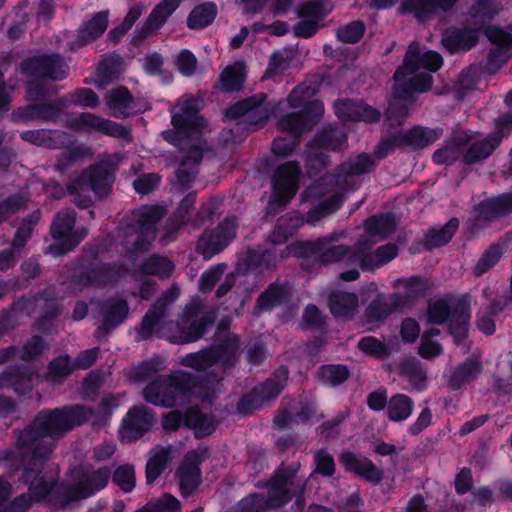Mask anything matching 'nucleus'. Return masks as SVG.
<instances>
[{
    "mask_svg": "<svg viewBox=\"0 0 512 512\" xmlns=\"http://www.w3.org/2000/svg\"><path fill=\"white\" fill-rule=\"evenodd\" d=\"M116 272L111 267L93 266L85 269L73 282L76 291L84 288H101L112 282Z\"/></svg>",
    "mask_w": 512,
    "mask_h": 512,
    "instance_id": "33",
    "label": "nucleus"
},
{
    "mask_svg": "<svg viewBox=\"0 0 512 512\" xmlns=\"http://www.w3.org/2000/svg\"><path fill=\"white\" fill-rule=\"evenodd\" d=\"M303 223L304 220L295 213L281 217L270 236L271 241L274 244L285 242Z\"/></svg>",
    "mask_w": 512,
    "mask_h": 512,
    "instance_id": "47",
    "label": "nucleus"
},
{
    "mask_svg": "<svg viewBox=\"0 0 512 512\" xmlns=\"http://www.w3.org/2000/svg\"><path fill=\"white\" fill-rule=\"evenodd\" d=\"M181 0H163L159 2L150 12L142 28L143 36L157 31L167 21V19L178 8Z\"/></svg>",
    "mask_w": 512,
    "mask_h": 512,
    "instance_id": "36",
    "label": "nucleus"
},
{
    "mask_svg": "<svg viewBox=\"0 0 512 512\" xmlns=\"http://www.w3.org/2000/svg\"><path fill=\"white\" fill-rule=\"evenodd\" d=\"M128 312L127 304L122 299L113 300L103 307V329L106 331L121 323Z\"/></svg>",
    "mask_w": 512,
    "mask_h": 512,
    "instance_id": "53",
    "label": "nucleus"
},
{
    "mask_svg": "<svg viewBox=\"0 0 512 512\" xmlns=\"http://www.w3.org/2000/svg\"><path fill=\"white\" fill-rule=\"evenodd\" d=\"M512 211V194L484 201L479 206V217L491 220Z\"/></svg>",
    "mask_w": 512,
    "mask_h": 512,
    "instance_id": "44",
    "label": "nucleus"
},
{
    "mask_svg": "<svg viewBox=\"0 0 512 512\" xmlns=\"http://www.w3.org/2000/svg\"><path fill=\"white\" fill-rule=\"evenodd\" d=\"M287 379L288 370L284 367L279 368L276 370L273 377L241 398L237 406L238 411L243 414L251 413L253 410L262 406L264 402L277 397Z\"/></svg>",
    "mask_w": 512,
    "mask_h": 512,
    "instance_id": "18",
    "label": "nucleus"
},
{
    "mask_svg": "<svg viewBox=\"0 0 512 512\" xmlns=\"http://www.w3.org/2000/svg\"><path fill=\"white\" fill-rule=\"evenodd\" d=\"M112 481L125 493L135 487V470L130 464L121 465L115 469Z\"/></svg>",
    "mask_w": 512,
    "mask_h": 512,
    "instance_id": "59",
    "label": "nucleus"
},
{
    "mask_svg": "<svg viewBox=\"0 0 512 512\" xmlns=\"http://www.w3.org/2000/svg\"><path fill=\"white\" fill-rule=\"evenodd\" d=\"M154 416L144 406L130 409L123 419L120 435L122 441L133 442L148 432L153 424Z\"/></svg>",
    "mask_w": 512,
    "mask_h": 512,
    "instance_id": "26",
    "label": "nucleus"
},
{
    "mask_svg": "<svg viewBox=\"0 0 512 512\" xmlns=\"http://www.w3.org/2000/svg\"><path fill=\"white\" fill-rule=\"evenodd\" d=\"M66 125L76 131H95L116 138L129 136V130L122 125L89 112L70 117Z\"/></svg>",
    "mask_w": 512,
    "mask_h": 512,
    "instance_id": "24",
    "label": "nucleus"
},
{
    "mask_svg": "<svg viewBox=\"0 0 512 512\" xmlns=\"http://www.w3.org/2000/svg\"><path fill=\"white\" fill-rule=\"evenodd\" d=\"M333 5L328 0H312L303 3L298 9V15L304 18L294 26L297 37L309 38L319 29V22L329 14Z\"/></svg>",
    "mask_w": 512,
    "mask_h": 512,
    "instance_id": "23",
    "label": "nucleus"
},
{
    "mask_svg": "<svg viewBox=\"0 0 512 512\" xmlns=\"http://www.w3.org/2000/svg\"><path fill=\"white\" fill-rule=\"evenodd\" d=\"M331 313L336 317H350L358 307V298L353 293L333 292L329 297Z\"/></svg>",
    "mask_w": 512,
    "mask_h": 512,
    "instance_id": "41",
    "label": "nucleus"
},
{
    "mask_svg": "<svg viewBox=\"0 0 512 512\" xmlns=\"http://www.w3.org/2000/svg\"><path fill=\"white\" fill-rule=\"evenodd\" d=\"M443 64L441 55L435 51L422 52L418 43H411L403 65L395 72L394 100L387 110L388 120L401 124L408 113V107L401 102L410 100L414 92L430 90L432 76L428 72L438 71Z\"/></svg>",
    "mask_w": 512,
    "mask_h": 512,
    "instance_id": "2",
    "label": "nucleus"
},
{
    "mask_svg": "<svg viewBox=\"0 0 512 512\" xmlns=\"http://www.w3.org/2000/svg\"><path fill=\"white\" fill-rule=\"evenodd\" d=\"M216 337L220 341L217 346L184 356L180 361L181 365L198 371L206 370L214 364L224 370L233 367L240 355L238 336L219 329Z\"/></svg>",
    "mask_w": 512,
    "mask_h": 512,
    "instance_id": "8",
    "label": "nucleus"
},
{
    "mask_svg": "<svg viewBox=\"0 0 512 512\" xmlns=\"http://www.w3.org/2000/svg\"><path fill=\"white\" fill-rule=\"evenodd\" d=\"M182 423L194 429L197 437L211 434L216 426L213 418L201 414L197 409H189L184 418L178 410L170 411L162 417V427L165 431H176Z\"/></svg>",
    "mask_w": 512,
    "mask_h": 512,
    "instance_id": "21",
    "label": "nucleus"
},
{
    "mask_svg": "<svg viewBox=\"0 0 512 512\" xmlns=\"http://www.w3.org/2000/svg\"><path fill=\"white\" fill-rule=\"evenodd\" d=\"M178 295V288L172 286L146 313L138 330L141 339H147L152 336L155 326L165 314L166 305L173 302L178 297Z\"/></svg>",
    "mask_w": 512,
    "mask_h": 512,
    "instance_id": "30",
    "label": "nucleus"
},
{
    "mask_svg": "<svg viewBox=\"0 0 512 512\" xmlns=\"http://www.w3.org/2000/svg\"><path fill=\"white\" fill-rule=\"evenodd\" d=\"M199 316V306H187L179 322L175 325L169 324L168 332L162 334V336L176 344L197 341L205 333L208 324H211L213 321L211 318Z\"/></svg>",
    "mask_w": 512,
    "mask_h": 512,
    "instance_id": "14",
    "label": "nucleus"
},
{
    "mask_svg": "<svg viewBox=\"0 0 512 512\" xmlns=\"http://www.w3.org/2000/svg\"><path fill=\"white\" fill-rule=\"evenodd\" d=\"M165 362L159 358H152L150 361L143 362L130 372V379L134 381H144L156 372L162 370Z\"/></svg>",
    "mask_w": 512,
    "mask_h": 512,
    "instance_id": "61",
    "label": "nucleus"
},
{
    "mask_svg": "<svg viewBox=\"0 0 512 512\" xmlns=\"http://www.w3.org/2000/svg\"><path fill=\"white\" fill-rule=\"evenodd\" d=\"M374 166V162L370 156L362 154L354 158L352 161L341 165L340 173L336 176H328L325 181L332 182L335 178L337 186H344L348 183V178L353 175H360L370 171Z\"/></svg>",
    "mask_w": 512,
    "mask_h": 512,
    "instance_id": "38",
    "label": "nucleus"
},
{
    "mask_svg": "<svg viewBox=\"0 0 512 512\" xmlns=\"http://www.w3.org/2000/svg\"><path fill=\"white\" fill-rule=\"evenodd\" d=\"M348 370L343 365H325L318 371L319 379L331 386L343 383L348 378Z\"/></svg>",
    "mask_w": 512,
    "mask_h": 512,
    "instance_id": "58",
    "label": "nucleus"
},
{
    "mask_svg": "<svg viewBox=\"0 0 512 512\" xmlns=\"http://www.w3.org/2000/svg\"><path fill=\"white\" fill-rule=\"evenodd\" d=\"M202 153L197 147H192L189 155L180 165L177 171V178L183 187H188L196 175L195 166L200 162Z\"/></svg>",
    "mask_w": 512,
    "mask_h": 512,
    "instance_id": "52",
    "label": "nucleus"
},
{
    "mask_svg": "<svg viewBox=\"0 0 512 512\" xmlns=\"http://www.w3.org/2000/svg\"><path fill=\"white\" fill-rule=\"evenodd\" d=\"M75 213L71 210L60 211L52 225L51 234L59 241L58 245H51L49 250L54 254H64L77 246L87 235L85 229L74 230Z\"/></svg>",
    "mask_w": 512,
    "mask_h": 512,
    "instance_id": "16",
    "label": "nucleus"
},
{
    "mask_svg": "<svg viewBox=\"0 0 512 512\" xmlns=\"http://www.w3.org/2000/svg\"><path fill=\"white\" fill-rule=\"evenodd\" d=\"M173 459L172 446H156L149 452L146 464V479L148 483L155 481Z\"/></svg>",
    "mask_w": 512,
    "mask_h": 512,
    "instance_id": "37",
    "label": "nucleus"
},
{
    "mask_svg": "<svg viewBox=\"0 0 512 512\" xmlns=\"http://www.w3.org/2000/svg\"><path fill=\"white\" fill-rule=\"evenodd\" d=\"M441 136V131L431 128L414 127L409 132L399 135L395 138V145L413 146L423 148L437 141Z\"/></svg>",
    "mask_w": 512,
    "mask_h": 512,
    "instance_id": "39",
    "label": "nucleus"
},
{
    "mask_svg": "<svg viewBox=\"0 0 512 512\" xmlns=\"http://www.w3.org/2000/svg\"><path fill=\"white\" fill-rule=\"evenodd\" d=\"M64 137L65 134L62 132L47 130L25 131L21 134L24 141L47 148L59 147Z\"/></svg>",
    "mask_w": 512,
    "mask_h": 512,
    "instance_id": "49",
    "label": "nucleus"
},
{
    "mask_svg": "<svg viewBox=\"0 0 512 512\" xmlns=\"http://www.w3.org/2000/svg\"><path fill=\"white\" fill-rule=\"evenodd\" d=\"M217 15V6L208 2L196 6L187 18V26L190 29H203L210 25Z\"/></svg>",
    "mask_w": 512,
    "mask_h": 512,
    "instance_id": "45",
    "label": "nucleus"
},
{
    "mask_svg": "<svg viewBox=\"0 0 512 512\" xmlns=\"http://www.w3.org/2000/svg\"><path fill=\"white\" fill-rule=\"evenodd\" d=\"M344 201L341 193L336 192L330 198L323 201L318 207L312 209L307 215L308 222H315L321 217L329 215L338 210Z\"/></svg>",
    "mask_w": 512,
    "mask_h": 512,
    "instance_id": "56",
    "label": "nucleus"
},
{
    "mask_svg": "<svg viewBox=\"0 0 512 512\" xmlns=\"http://www.w3.org/2000/svg\"><path fill=\"white\" fill-rule=\"evenodd\" d=\"M470 137L467 133L456 134L447 145L437 150L433 155V160L437 164H449L459 158L463 147L469 142Z\"/></svg>",
    "mask_w": 512,
    "mask_h": 512,
    "instance_id": "42",
    "label": "nucleus"
},
{
    "mask_svg": "<svg viewBox=\"0 0 512 512\" xmlns=\"http://www.w3.org/2000/svg\"><path fill=\"white\" fill-rule=\"evenodd\" d=\"M60 106L55 104L29 105L23 110H18L15 116L20 120L54 119L60 112Z\"/></svg>",
    "mask_w": 512,
    "mask_h": 512,
    "instance_id": "51",
    "label": "nucleus"
},
{
    "mask_svg": "<svg viewBox=\"0 0 512 512\" xmlns=\"http://www.w3.org/2000/svg\"><path fill=\"white\" fill-rule=\"evenodd\" d=\"M206 453L205 449L189 451L177 469L176 475L183 496L190 495L200 484L201 471L199 465Z\"/></svg>",
    "mask_w": 512,
    "mask_h": 512,
    "instance_id": "25",
    "label": "nucleus"
},
{
    "mask_svg": "<svg viewBox=\"0 0 512 512\" xmlns=\"http://www.w3.org/2000/svg\"><path fill=\"white\" fill-rule=\"evenodd\" d=\"M10 494V483L0 478V512H26L31 507L32 499L29 491L28 494H22L8 503Z\"/></svg>",
    "mask_w": 512,
    "mask_h": 512,
    "instance_id": "43",
    "label": "nucleus"
},
{
    "mask_svg": "<svg viewBox=\"0 0 512 512\" xmlns=\"http://www.w3.org/2000/svg\"><path fill=\"white\" fill-rule=\"evenodd\" d=\"M485 35L495 46L489 54L487 63L488 70L495 72L512 58V35L497 27H488Z\"/></svg>",
    "mask_w": 512,
    "mask_h": 512,
    "instance_id": "27",
    "label": "nucleus"
},
{
    "mask_svg": "<svg viewBox=\"0 0 512 512\" xmlns=\"http://www.w3.org/2000/svg\"><path fill=\"white\" fill-rule=\"evenodd\" d=\"M335 113L342 120L375 122L379 119V112L362 102L342 100L335 104Z\"/></svg>",
    "mask_w": 512,
    "mask_h": 512,
    "instance_id": "31",
    "label": "nucleus"
},
{
    "mask_svg": "<svg viewBox=\"0 0 512 512\" xmlns=\"http://www.w3.org/2000/svg\"><path fill=\"white\" fill-rule=\"evenodd\" d=\"M394 286L403 288V295L397 296V298L402 297L404 300L402 303L397 302V307L406 304L411 299L423 296L429 288L428 283L419 277L398 279Z\"/></svg>",
    "mask_w": 512,
    "mask_h": 512,
    "instance_id": "48",
    "label": "nucleus"
},
{
    "mask_svg": "<svg viewBox=\"0 0 512 512\" xmlns=\"http://www.w3.org/2000/svg\"><path fill=\"white\" fill-rule=\"evenodd\" d=\"M335 236L318 238L316 241H306L291 244L286 247V255L296 257L312 256L318 257L323 264L343 262L345 264L359 263V242L355 248L344 245H334Z\"/></svg>",
    "mask_w": 512,
    "mask_h": 512,
    "instance_id": "10",
    "label": "nucleus"
},
{
    "mask_svg": "<svg viewBox=\"0 0 512 512\" xmlns=\"http://www.w3.org/2000/svg\"><path fill=\"white\" fill-rule=\"evenodd\" d=\"M201 100L183 96L172 110L173 131L164 132L165 140L180 146L184 141L198 139L206 128L205 120L198 115Z\"/></svg>",
    "mask_w": 512,
    "mask_h": 512,
    "instance_id": "9",
    "label": "nucleus"
},
{
    "mask_svg": "<svg viewBox=\"0 0 512 512\" xmlns=\"http://www.w3.org/2000/svg\"><path fill=\"white\" fill-rule=\"evenodd\" d=\"M108 26V12H99L78 30L76 39L70 43V50H76L101 36Z\"/></svg>",
    "mask_w": 512,
    "mask_h": 512,
    "instance_id": "34",
    "label": "nucleus"
},
{
    "mask_svg": "<svg viewBox=\"0 0 512 512\" xmlns=\"http://www.w3.org/2000/svg\"><path fill=\"white\" fill-rule=\"evenodd\" d=\"M285 292V288L281 285H270L269 288L259 296L255 310L262 312L280 304L285 296Z\"/></svg>",
    "mask_w": 512,
    "mask_h": 512,
    "instance_id": "55",
    "label": "nucleus"
},
{
    "mask_svg": "<svg viewBox=\"0 0 512 512\" xmlns=\"http://www.w3.org/2000/svg\"><path fill=\"white\" fill-rule=\"evenodd\" d=\"M473 12H475L474 9ZM472 15H474V13H472ZM472 17L475 20V23L479 24V26L469 29L450 28L444 33L442 43L447 50L452 53L466 51L476 44L478 40V30L486 20L475 18L474 16Z\"/></svg>",
    "mask_w": 512,
    "mask_h": 512,
    "instance_id": "28",
    "label": "nucleus"
},
{
    "mask_svg": "<svg viewBox=\"0 0 512 512\" xmlns=\"http://www.w3.org/2000/svg\"><path fill=\"white\" fill-rule=\"evenodd\" d=\"M365 236L359 241V265L363 269L373 270L394 259L397 255V246L386 244L379 247L374 253L365 254V251L377 241L389 236L396 228V222L391 215L372 216L366 220Z\"/></svg>",
    "mask_w": 512,
    "mask_h": 512,
    "instance_id": "6",
    "label": "nucleus"
},
{
    "mask_svg": "<svg viewBox=\"0 0 512 512\" xmlns=\"http://www.w3.org/2000/svg\"><path fill=\"white\" fill-rule=\"evenodd\" d=\"M301 170L296 162L290 161L279 166L273 176V202L285 205L296 194Z\"/></svg>",
    "mask_w": 512,
    "mask_h": 512,
    "instance_id": "22",
    "label": "nucleus"
},
{
    "mask_svg": "<svg viewBox=\"0 0 512 512\" xmlns=\"http://www.w3.org/2000/svg\"><path fill=\"white\" fill-rule=\"evenodd\" d=\"M457 0H403L400 11L412 14L419 21H426L438 11L450 9Z\"/></svg>",
    "mask_w": 512,
    "mask_h": 512,
    "instance_id": "29",
    "label": "nucleus"
},
{
    "mask_svg": "<svg viewBox=\"0 0 512 512\" xmlns=\"http://www.w3.org/2000/svg\"><path fill=\"white\" fill-rule=\"evenodd\" d=\"M264 94L254 95L231 106L226 116L230 119L242 118L249 130H257L264 126L269 116L275 111V106L266 102Z\"/></svg>",
    "mask_w": 512,
    "mask_h": 512,
    "instance_id": "15",
    "label": "nucleus"
},
{
    "mask_svg": "<svg viewBox=\"0 0 512 512\" xmlns=\"http://www.w3.org/2000/svg\"><path fill=\"white\" fill-rule=\"evenodd\" d=\"M113 173L106 163H100L83 173L67 187L68 194L85 193L92 190L98 196L107 195L112 183Z\"/></svg>",
    "mask_w": 512,
    "mask_h": 512,
    "instance_id": "20",
    "label": "nucleus"
},
{
    "mask_svg": "<svg viewBox=\"0 0 512 512\" xmlns=\"http://www.w3.org/2000/svg\"><path fill=\"white\" fill-rule=\"evenodd\" d=\"M365 236L359 241V265L363 269L373 270L394 259L397 255V246L386 244L379 247L374 253L365 254V251L377 241L389 236L396 228V222L391 215L372 216L366 220Z\"/></svg>",
    "mask_w": 512,
    "mask_h": 512,
    "instance_id": "7",
    "label": "nucleus"
},
{
    "mask_svg": "<svg viewBox=\"0 0 512 512\" xmlns=\"http://www.w3.org/2000/svg\"><path fill=\"white\" fill-rule=\"evenodd\" d=\"M173 270L171 261L164 257H150L141 267V274L168 277Z\"/></svg>",
    "mask_w": 512,
    "mask_h": 512,
    "instance_id": "57",
    "label": "nucleus"
},
{
    "mask_svg": "<svg viewBox=\"0 0 512 512\" xmlns=\"http://www.w3.org/2000/svg\"><path fill=\"white\" fill-rule=\"evenodd\" d=\"M23 73L30 78L28 97L37 98L41 94L38 82L44 79L60 80L67 75V65L58 56H37L22 63Z\"/></svg>",
    "mask_w": 512,
    "mask_h": 512,
    "instance_id": "13",
    "label": "nucleus"
},
{
    "mask_svg": "<svg viewBox=\"0 0 512 512\" xmlns=\"http://www.w3.org/2000/svg\"><path fill=\"white\" fill-rule=\"evenodd\" d=\"M458 228V220H450L440 229H432L426 236V245L429 248L439 247L448 243Z\"/></svg>",
    "mask_w": 512,
    "mask_h": 512,
    "instance_id": "54",
    "label": "nucleus"
},
{
    "mask_svg": "<svg viewBox=\"0 0 512 512\" xmlns=\"http://www.w3.org/2000/svg\"><path fill=\"white\" fill-rule=\"evenodd\" d=\"M93 415L91 409L79 405L42 411L19 434L14 448L0 459V465L11 475L21 470L19 480L29 484L32 504L42 502L51 509H62L107 486L111 476L108 467L73 468L69 473L71 483L58 484L59 469L48 463L55 442L75 426L92 420Z\"/></svg>",
    "mask_w": 512,
    "mask_h": 512,
    "instance_id": "1",
    "label": "nucleus"
},
{
    "mask_svg": "<svg viewBox=\"0 0 512 512\" xmlns=\"http://www.w3.org/2000/svg\"><path fill=\"white\" fill-rule=\"evenodd\" d=\"M122 59L118 55H107L99 63L96 71L97 82L103 87L115 79L122 71Z\"/></svg>",
    "mask_w": 512,
    "mask_h": 512,
    "instance_id": "46",
    "label": "nucleus"
},
{
    "mask_svg": "<svg viewBox=\"0 0 512 512\" xmlns=\"http://www.w3.org/2000/svg\"><path fill=\"white\" fill-rule=\"evenodd\" d=\"M237 223L235 218L227 217L215 229L205 231L198 240L196 250L205 259L221 252L236 236Z\"/></svg>",
    "mask_w": 512,
    "mask_h": 512,
    "instance_id": "19",
    "label": "nucleus"
},
{
    "mask_svg": "<svg viewBox=\"0 0 512 512\" xmlns=\"http://www.w3.org/2000/svg\"><path fill=\"white\" fill-rule=\"evenodd\" d=\"M147 509L150 512H181L180 501L171 494H164L155 501L147 503Z\"/></svg>",
    "mask_w": 512,
    "mask_h": 512,
    "instance_id": "63",
    "label": "nucleus"
},
{
    "mask_svg": "<svg viewBox=\"0 0 512 512\" xmlns=\"http://www.w3.org/2000/svg\"><path fill=\"white\" fill-rule=\"evenodd\" d=\"M165 211L160 206H144L131 213L130 218L118 231L120 244L129 256L146 251L156 237L155 224Z\"/></svg>",
    "mask_w": 512,
    "mask_h": 512,
    "instance_id": "5",
    "label": "nucleus"
},
{
    "mask_svg": "<svg viewBox=\"0 0 512 512\" xmlns=\"http://www.w3.org/2000/svg\"><path fill=\"white\" fill-rule=\"evenodd\" d=\"M318 91L316 82L304 81L296 86L287 97L290 108H300L298 113H290L278 120L277 126L281 131L293 133L310 131L324 113L322 102L312 100Z\"/></svg>",
    "mask_w": 512,
    "mask_h": 512,
    "instance_id": "3",
    "label": "nucleus"
},
{
    "mask_svg": "<svg viewBox=\"0 0 512 512\" xmlns=\"http://www.w3.org/2000/svg\"><path fill=\"white\" fill-rule=\"evenodd\" d=\"M340 462L348 471L369 482L378 483L382 479V470L366 458H359L351 452H344L340 456Z\"/></svg>",
    "mask_w": 512,
    "mask_h": 512,
    "instance_id": "32",
    "label": "nucleus"
},
{
    "mask_svg": "<svg viewBox=\"0 0 512 512\" xmlns=\"http://www.w3.org/2000/svg\"><path fill=\"white\" fill-rule=\"evenodd\" d=\"M73 370L70 358L65 355L53 360L47 373L48 380L56 382L69 375Z\"/></svg>",
    "mask_w": 512,
    "mask_h": 512,
    "instance_id": "64",
    "label": "nucleus"
},
{
    "mask_svg": "<svg viewBox=\"0 0 512 512\" xmlns=\"http://www.w3.org/2000/svg\"><path fill=\"white\" fill-rule=\"evenodd\" d=\"M109 113L115 118H126L132 114L133 96L123 86L109 91L105 96Z\"/></svg>",
    "mask_w": 512,
    "mask_h": 512,
    "instance_id": "35",
    "label": "nucleus"
},
{
    "mask_svg": "<svg viewBox=\"0 0 512 512\" xmlns=\"http://www.w3.org/2000/svg\"><path fill=\"white\" fill-rule=\"evenodd\" d=\"M302 489L303 481L297 476V470L281 466L267 484V498L250 495L238 503L236 512H263L266 508L280 507Z\"/></svg>",
    "mask_w": 512,
    "mask_h": 512,
    "instance_id": "4",
    "label": "nucleus"
},
{
    "mask_svg": "<svg viewBox=\"0 0 512 512\" xmlns=\"http://www.w3.org/2000/svg\"><path fill=\"white\" fill-rule=\"evenodd\" d=\"M512 132V116L504 115L499 117L495 123V132L491 137L482 140H473V136L470 137V144L463 156V160L466 164H473L477 161L487 158L492 154L495 148L499 145L501 140L508 137Z\"/></svg>",
    "mask_w": 512,
    "mask_h": 512,
    "instance_id": "17",
    "label": "nucleus"
},
{
    "mask_svg": "<svg viewBox=\"0 0 512 512\" xmlns=\"http://www.w3.org/2000/svg\"><path fill=\"white\" fill-rule=\"evenodd\" d=\"M358 347L363 353L376 359H384L390 353L389 348L375 337L362 338L358 343Z\"/></svg>",
    "mask_w": 512,
    "mask_h": 512,
    "instance_id": "62",
    "label": "nucleus"
},
{
    "mask_svg": "<svg viewBox=\"0 0 512 512\" xmlns=\"http://www.w3.org/2000/svg\"><path fill=\"white\" fill-rule=\"evenodd\" d=\"M413 409V400L405 394L398 393L390 397L386 415L392 422H403L412 415Z\"/></svg>",
    "mask_w": 512,
    "mask_h": 512,
    "instance_id": "40",
    "label": "nucleus"
},
{
    "mask_svg": "<svg viewBox=\"0 0 512 512\" xmlns=\"http://www.w3.org/2000/svg\"><path fill=\"white\" fill-rule=\"evenodd\" d=\"M502 254L503 249L499 244L492 245L477 262L474 268L475 275L480 276L490 270L499 261Z\"/></svg>",
    "mask_w": 512,
    "mask_h": 512,
    "instance_id": "60",
    "label": "nucleus"
},
{
    "mask_svg": "<svg viewBox=\"0 0 512 512\" xmlns=\"http://www.w3.org/2000/svg\"><path fill=\"white\" fill-rule=\"evenodd\" d=\"M450 315V332L456 342L463 340L467 335V325L470 319L469 298L464 295L460 298H441L430 301L428 306V321L441 324Z\"/></svg>",
    "mask_w": 512,
    "mask_h": 512,
    "instance_id": "12",
    "label": "nucleus"
},
{
    "mask_svg": "<svg viewBox=\"0 0 512 512\" xmlns=\"http://www.w3.org/2000/svg\"><path fill=\"white\" fill-rule=\"evenodd\" d=\"M194 387L195 380L192 375L177 372L151 382L143 394L145 400L152 404L171 407L184 402Z\"/></svg>",
    "mask_w": 512,
    "mask_h": 512,
    "instance_id": "11",
    "label": "nucleus"
},
{
    "mask_svg": "<svg viewBox=\"0 0 512 512\" xmlns=\"http://www.w3.org/2000/svg\"><path fill=\"white\" fill-rule=\"evenodd\" d=\"M245 80V65L242 62H235L227 66L220 76V84L225 91L239 90Z\"/></svg>",
    "mask_w": 512,
    "mask_h": 512,
    "instance_id": "50",
    "label": "nucleus"
}]
</instances>
